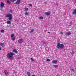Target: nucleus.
Returning a JSON list of instances; mask_svg holds the SVG:
<instances>
[{"mask_svg": "<svg viewBox=\"0 0 76 76\" xmlns=\"http://www.w3.org/2000/svg\"><path fill=\"white\" fill-rule=\"evenodd\" d=\"M28 15H29V14H28V13L27 12H26L25 13V16H28Z\"/></svg>", "mask_w": 76, "mask_h": 76, "instance_id": "aec40b11", "label": "nucleus"}, {"mask_svg": "<svg viewBox=\"0 0 76 76\" xmlns=\"http://www.w3.org/2000/svg\"><path fill=\"white\" fill-rule=\"evenodd\" d=\"M47 61H50V59L48 58L47 60Z\"/></svg>", "mask_w": 76, "mask_h": 76, "instance_id": "c85d7f7f", "label": "nucleus"}, {"mask_svg": "<svg viewBox=\"0 0 76 76\" xmlns=\"http://www.w3.org/2000/svg\"><path fill=\"white\" fill-rule=\"evenodd\" d=\"M13 10H10V13H12V12Z\"/></svg>", "mask_w": 76, "mask_h": 76, "instance_id": "bb28decb", "label": "nucleus"}, {"mask_svg": "<svg viewBox=\"0 0 76 76\" xmlns=\"http://www.w3.org/2000/svg\"><path fill=\"white\" fill-rule=\"evenodd\" d=\"M29 32L30 33H31V34L34 32V30H31Z\"/></svg>", "mask_w": 76, "mask_h": 76, "instance_id": "412c9836", "label": "nucleus"}, {"mask_svg": "<svg viewBox=\"0 0 76 76\" xmlns=\"http://www.w3.org/2000/svg\"><path fill=\"white\" fill-rule=\"evenodd\" d=\"M1 32L2 33H3L4 32V30H1Z\"/></svg>", "mask_w": 76, "mask_h": 76, "instance_id": "393cba45", "label": "nucleus"}, {"mask_svg": "<svg viewBox=\"0 0 76 76\" xmlns=\"http://www.w3.org/2000/svg\"><path fill=\"white\" fill-rule=\"evenodd\" d=\"M63 34V32H61V34Z\"/></svg>", "mask_w": 76, "mask_h": 76, "instance_id": "72a5a7b5", "label": "nucleus"}, {"mask_svg": "<svg viewBox=\"0 0 76 76\" xmlns=\"http://www.w3.org/2000/svg\"><path fill=\"white\" fill-rule=\"evenodd\" d=\"M20 3V0H17L15 3V4H18Z\"/></svg>", "mask_w": 76, "mask_h": 76, "instance_id": "423d86ee", "label": "nucleus"}, {"mask_svg": "<svg viewBox=\"0 0 76 76\" xmlns=\"http://www.w3.org/2000/svg\"><path fill=\"white\" fill-rule=\"evenodd\" d=\"M31 61H34V59L32 58H31Z\"/></svg>", "mask_w": 76, "mask_h": 76, "instance_id": "b1692460", "label": "nucleus"}, {"mask_svg": "<svg viewBox=\"0 0 76 76\" xmlns=\"http://www.w3.org/2000/svg\"><path fill=\"white\" fill-rule=\"evenodd\" d=\"M25 10L26 11H27V10H28V8H25Z\"/></svg>", "mask_w": 76, "mask_h": 76, "instance_id": "5701e85b", "label": "nucleus"}, {"mask_svg": "<svg viewBox=\"0 0 76 76\" xmlns=\"http://www.w3.org/2000/svg\"><path fill=\"white\" fill-rule=\"evenodd\" d=\"M31 76H36L35 75H33Z\"/></svg>", "mask_w": 76, "mask_h": 76, "instance_id": "c9c22d12", "label": "nucleus"}, {"mask_svg": "<svg viewBox=\"0 0 76 76\" xmlns=\"http://www.w3.org/2000/svg\"><path fill=\"white\" fill-rule=\"evenodd\" d=\"M73 15H76V9H75L72 13Z\"/></svg>", "mask_w": 76, "mask_h": 76, "instance_id": "1a4fd4ad", "label": "nucleus"}, {"mask_svg": "<svg viewBox=\"0 0 76 76\" xmlns=\"http://www.w3.org/2000/svg\"><path fill=\"white\" fill-rule=\"evenodd\" d=\"M56 76H60V75L58 74H57V75H56Z\"/></svg>", "mask_w": 76, "mask_h": 76, "instance_id": "473e14b6", "label": "nucleus"}, {"mask_svg": "<svg viewBox=\"0 0 76 76\" xmlns=\"http://www.w3.org/2000/svg\"><path fill=\"white\" fill-rule=\"evenodd\" d=\"M0 45L2 47H4V43H1L0 44Z\"/></svg>", "mask_w": 76, "mask_h": 76, "instance_id": "6ab92c4d", "label": "nucleus"}, {"mask_svg": "<svg viewBox=\"0 0 76 76\" xmlns=\"http://www.w3.org/2000/svg\"><path fill=\"white\" fill-rule=\"evenodd\" d=\"M0 6L1 7L3 8V7H4V3L3 2H1L0 4Z\"/></svg>", "mask_w": 76, "mask_h": 76, "instance_id": "20e7f679", "label": "nucleus"}, {"mask_svg": "<svg viewBox=\"0 0 76 76\" xmlns=\"http://www.w3.org/2000/svg\"><path fill=\"white\" fill-rule=\"evenodd\" d=\"M13 73V74H15L16 73V72L14 71Z\"/></svg>", "mask_w": 76, "mask_h": 76, "instance_id": "2f4dec72", "label": "nucleus"}, {"mask_svg": "<svg viewBox=\"0 0 76 76\" xmlns=\"http://www.w3.org/2000/svg\"><path fill=\"white\" fill-rule=\"evenodd\" d=\"M57 48L58 49H59V48L62 49L64 48V45L63 44H60V43H58Z\"/></svg>", "mask_w": 76, "mask_h": 76, "instance_id": "f257e3e1", "label": "nucleus"}, {"mask_svg": "<svg viewBox=\"0 0 76 76\" xmlns=\"http://www.w3.org/2000/svg\"><path fill=\"white\" fill-rule=\"evenodd\" d=\"M7 2L8 4H11V1H10V0H7Z\"/></svg>", "mask_w": 76, "mask_h": 76, "instance_id": "9d476101", "label": "nucleus"}, {"mask_svg": "<svg viewBox=\"0 0 76 76\" xmlns=\"http://www.w3.org/2000/svg\"><path fill=\"white\" fill-rule=\"evenodd\" d=\"M29 6H30L31 7H32V4H29Z\"/></svg>", "mask_w": 76, "mask_h": 76, "instance_id": "cd10ccee", "label": "nucleus"}, {"mask_svg": "<svg viewBox=\"0 0 76 76\" xmlns=\"http://www.w3.org/2000/svg\"><path fill=\"white\" fill-rule=\"evenodd\" d=\"M18 42L19 43V44H21L22 43V39H20L18 40Z\"/></svg>", "mask_w": 76, "mask_h": 76, "instance_id": "0eeeda50", "label": "nucleus"}, {"mask_svg": "<svg viewBox=\"0 0 76 76\" xmlns=\"http://www.w3.org/2000/svg\"><path fill=\"white\" fill-rule=\"evenodd\" d=\"M42 43L44 44H46V43L45 42H43Z\"/></svg>", "mask_w": 76, "mask_h": 76, "instance_id": "c756f323", "label": "nucleus"}, {"mask_svg": "<svg viewBox=\"0 0 76 76\" xmlns=\"http://www.w3.org/2000/svg\"><path fill=\"white\" fill-rule=\"evenodd\" d=\"M7 24H8V25H10V24L11 23V22L10 20L8 21L7 22Z\"/></svg>", "mask_w": 76, "mask_h": 76, "instance_id": "ddd939ff", "label": "nucleus"}, {"mask_svg": "<svg viewBox=\"0 0 76 76\" xmlns=\"http://www.w3.org/2000/svg\"><path fill=\"white\" fill-rule=\"evenodd\" d=\"M45 4L47 3V2H45Z\"/></svg>", "mask_w": 76, "mask_h": 76, "instance_id": "58836bf2", "label": "nucleus"}, {"mask_svg": "<svg viewBox=\"0 0 76 76\" xmlns=\"http://www.w3.org/2000/svg\"><path fill=\"white\" fill-rule=\"evenodd\" d=\"M71 70H72V72H75V69H71Z\"/></svg>", "mask_w": 76, "mask_h": 76, "instance_id": "7c9ffc66", "label": "nucleus"}, {"mask_svg": "<svg viewBox=\"0 0 76 76\" xmlns=\"http://www.w3.org/2000/svg\"><path fill=\"white\" fill-rule=\"evenodd\" d=\"M71 34H72V33L70 32H67L65 34V35H66V36H69V35H71Z\"/></svg>", "mask_w": 76, "mask_h": 76, "instance_id": "39448f33", "label": "nucleus"}, {"mask_svg": "<svg viewBox=\"0 0 76 76\" xmlns=\"http://www.w3.org/2000/svg\"><path fill=\"white\" fill-rule=\"evenodd\" d=\"M27 74L28 76H31V73L29 72H27Z\"/></svg>", "mask_w": 76, "mask_h": 76, "instance_id": "9b49d317", "label": "nucleus"}, {"mask_svg": "<svg viewBox=\"0 0 76 76\" xmlns=\"http://www.w3.org/2000/svg\"><path fill=\"white\" fill-rule=\"evenodd\" d=\"M53 66L55 67H58V65H53Z\"/></svg>", "mask_w": 76, "mask_h": 76, "instance_id": "4be33fe9", "label": "nucleus"}, {"mask_svg": "<svg viewBox=\"0 0 76 76\" xmlns=\"http://www.w3.org/2000/svg\"><path fill=\"white\" fill-rule=\"evenodd\" d=\"M13 52H14V53H18V51L16 50L15 49H14L13 50Z\"/></svg>", "mask_w": 76, "mask_h": 76, "instance_id": "2eb2a0df", "label": "nucleus"}, {"mask_svg": "<svg viewBox=\"0 0 76 76\" xmlns=\"http://www.w3.org/2000/svg\"><path fill=\"white\" fill-rule=\"evenodd\" d=\"M17 0H10V1L12 3H14V1H16Z\"/></svg>", "mask_w": 76, "mask_h": 76, "instance_id": "a211bd4d", "label": "nucleus"}, {"mask_svg": "<svg viewBox=\"0 0 76 76\" xmlns=\"http://www.w3.org/2000/svg\"><path fill=\"white\" fill-rule=\"evenodd\" d=\"M69 26H72V25H69Z\"/></svg>", "mask_w": 76, "mask_h": 76, "instance_id": "4c0bfd02", "label": "nucleus"}, {"mask_svg": "<svg viewBox=\"0 0 76 76\" xmlns=\"http://www.w3.org/2000/svg\"><path fill=\"white\" fill-rule=\"evenodd\" d=\"M12 38V41H14V40H15V37H11Z\"/></svg>", "mask_w": 76, "mask_h": 76, "instance_id": "f3484780", "label": "nucleus"}, {"mask_svg": "<svg viewBox=\"0 0 76 76\" xmlns=\"http://www.w3.org/2000/svg\"><path fill=\"white\" fill-rule=\"evenodd\" d=\"M45 14L47 16H49L50 15V13L48 12H46Z\"/></svg>", "mask_w": 76, "mask_h": 76, "instance_id": "f8f14e48", "label": "nucleus"}, {"mask_svg": "<svg viewBox=\"0 0 76 76\" xmlns=\"http://www.w3.org/2000/svg\"><path fill=\"white\" fill-rule=\"evenodd\" d=\"M0 50H1V48H0Z\"/></svg>", "mask_w": 76, "mask_h": 76, "instance_id": "ea45409f", "label": "nucleus"}, {"mask_svg": "<svg viewBox=\"0 0 76 76\" xmlns=\"http://www.w3.org/2000/svg\"><path fill=\"white\" fill-rule=\"evenodd\" d=\"M13 56H14V53H12L10 52V53H8L7 55V58L10 59V58H12Z\"/></svg>", "mask_w": 76, "mask_h": 76, "instance_id": "f03ea898", "label": "nucleus"}, {"mask_svg": "<svg viewBox=\"0 0 76 76\" xmlns=\"http://www.w3.org/2000/svg\"><path fill=\"white\" fill-rule=\"evenodd\" d=\"M14 37V34H12L11 35V38L12 37Z\"/></svg>", "mask_w": 76, "mask_h": 76, "instance_id": "a878e982", "label": "nucleus"}, {"mask_svg": "<svg viewBox=\"0 0 76 76\" xmlns=\"http://www.w3.org/2000/svg\"><path fill=\"white\" fill-rule=\"evenodd\" d=\"M52 63H54V64H56L57 63V61L56 60H53L52 61Z\"/></svg>", "mask_w": 76, "mask_h": 76, "instance_id": "6e6552de", "label": "nucleus"}, {"mask_svg": "<svg viewBox=\"0 0 76 76\" xmlns=\"http://www.w3.org/2000/svg\"><path fill=\"white\" fill-rule=\"evenodd\" d=\"M47 30H46L45 31V32H47Z\"/></svg>", "mask_w": 76, "mask_h": 76, "instance_id": "f704fd0d", "label": "nucleus"}, {"mask_svg": "<svg viewBox=\"0 0 76 76\" xmlns=\"http://www.w3.org/2000/svg\"><path fill=\"white\" fill-rule=\"evenodd\" d=\"M72 23V22H71V23Z\"/></svg>", "mask_w": 76, "mask_h": 76, "instance_id": "a19ab883", "label": "nucleus"}, {"mask_svg": "<svg viewBox=\"0 0 76 76\" xmlns=\"http://www.w3.org/2000/svg\"><path fill=\"white\" fill-rule=\"evenodd\" d=\"M6 17L7 18L9 17V19H12V14H8L6 15Z\"/></svg>", "mask_w": 76, "mask_h": 76, "instance_id": "7ed1b4c3", "label": "nucleus"}, {"mask_svg": "<svg viewBox=\"0 0 76 76\" xmlns=\"http://www.w3.org/2000/svg\"><path fill=\"white\" fill-rule=\"evenodd\" d=\"M4 72L5 74V75H8V72H7V71L5 70H4Z\"/></svg>", "mask_w": 76, "mask_h": 76, "instance_id": "dca6fc26", "label": "nucleus"}, {"mask_svg": "<svg viewBox=\"0 0 76 76\" xmlns=\"http://www.w3.org/2000/svg\"><path fill=\"white\" fill-rule=\"evenodd\" d=\"M38 19H44V17L40 16L38 18Z\"/></svg>", "mask_w": 76, "mask_h": 76, "instance_id": "4468645a", "label": "nucleus"}, {"mask_svg": "<svg viewBox=\"0 0 76 76\" xmlns=\"http://www.w3.org/2000/svg\"><path fill=\"white\" fill-rule=\"evenodd\" d=\"M48 34H50V32L49 31L48 32Z\"/></svg>", "mask_w": 76, "mask_h": 76, "instance_id": "e433bc0d", "label": "nucleus"}]
</instances>
